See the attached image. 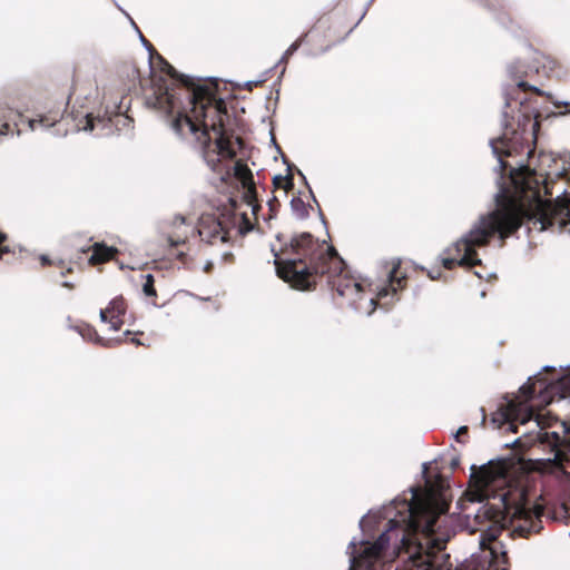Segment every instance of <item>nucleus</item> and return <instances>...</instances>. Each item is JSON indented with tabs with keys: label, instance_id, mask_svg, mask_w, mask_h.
<instances>
[{
	"label": "nucleus",
	"instance_id": "f257e3e1",
	"mask_svg": "<svg viewBox=\"0 0 570 570\" xmlns=\"http://www.w3.org/2000/svg\"><path fill=\"white\" fill-rule=\"evenodd\" d=\"M138 35L150 60V89L145 92L147 106L163 111L179 138L198 142L203 147L204 160L213 171L222 178H236L253 214H256L259 206L255 204L257 189L252 170L242 160L233 165L223 164V160L243 155L245 148L243 139L236 135L237 119L228 110L227 102L198 85L200 79L178 73L155 51L140 30Z\"/></svg>",
	"mask_w": 570,
	"mask_h": 570
},
{
	"label": "nucleus",
	"instance_id": "f03ea898",
	"mask_svg": "<svg viewBox=\"0 0 570 570\" xmlns=\"http://www.w3.org/2000/svg\"><path fill=\"white\" fill-rule=\"evenodd\" d=\"M272 252H275L272 248ZM283 257L275 256V266L278 275L298 289H311L317 277L327 275L328 285L340 296L346 297L350 305L360 313L372 315L380 306L385 308L397 301V293L404 288L405 275L394 265L387 274V281L377 287L376 297H370L363 302V286L347 275H343L344 261L338 256L333 246L325 240L320 242L309 233H301L293 236L288 244L282 248Z\"/></svg>",
	"mask_w": 570,
	"mask_h": 570
},
{
	"label": "nucleus",
	"instance_id": "7ed1b4c3",
	"mask_svg": "<svg viewBox=\"0 0 570 570\" xmlns=\"http://www.w3.org/2000/svg\"><path fill=\"white\" fill-rule=\"evenodd\" d=\"M399 513L401 519H390L374 542H357L355 538L350 542L348 570H392L394 559L401 554L416 570H451L450 556L444 553L449 538L436 534L445 520L428 511L417 513L405 500Z\"/></svg>",
	"mask_w": 570,
	"mask_h": 570
},
{
	"label": "nucleus",
	"instance_id": "20e7f679",
	"mask_svg": "<svg viewBox=\"0 0 570 570\" xmlns=\"http://www.w3.org/2000/svg\"><path fill=\"white\" fill-rule=\"evenodd\" d=\"M470 470V483L474 489L472 501L480 505L461 519L460 527L470 534L480 532L479 544L502 541L500 537L503 533L508 539H515L528 538L542 530L540 514L511 499L505 460L472 464Z\"/></svg>",
	"mask_w": 570,
	"mask_h": 570
},
{
	"label": "nucleus",
	"instance_id": "39448f33",
	"mask_svg": "<svg viewBox=\"0 0 570 570\" xmlns=\"http://www.w3.org/2000/svg\"><path fill=\"white\" fill-rule=\"evenodd\" d=\"M551 385L539 374L529 377L528 382L520 386L519 395L509 400L502 416L509 422L513 432L518 433L517 424L525 425L533 423L534 429L522 433L527 446L538 445L548 453L547 458L541 459L547 463V468L564 471L570 465V421L559 422L549 414L535 412L529 403Z\"/></svg>",
	"mask_w": 570,
	"mask_h": 570
},
{
	"label": "nucleus",
	"instance_id": "423d86ee",
	"mask_svg": "<svg viewBox=\"0 0 570 570\" xmlns=\"http://www.w3.org/2000/svg\"><path fill=\"white\" fill-rule=\"evenodd\" d=\"M70 115L77 131H96V135H109L114 127L118 128L120 124L125 126L131 121L129 117L109 111L108 107L98 105L88 96H85L82 100L80 97L76 99Z\"/></svg>",
	"mask_w": 570,
	"mask_h": 570
},
{
	"label": "nucleus",
	"instance_id": "0eeeda50",
	"mask_svg": "<svg viewBox=\"0 0 570 570\" xmlns=\"http://www.w3.org/2000/svg\"><path fill=\"white\" fill-rule=\"evenodd\" d=\"M479 546L480 551L473 553L455 570H508L507 543L504 541Z\"/></svg>",
	"mask_w": 570,
	"mask_h": 570
},
{
	"label": "nucleus",
	"instance_id": "6e6552de",
	"mask_svg": "<svg viewBox=\"0 0 570 570\" xmlns=\"http://www.w3.org/2000/svg\"><path fill=\"white\" fill-rule=\"evenodd\" d=\"M197 233L203 242L215 244L227 243L230 239L229 228L225 222L215 215L206 214L199 218Z\"/></svg>",
	"mask_w": 570,
	"mask_h": 570
},
{
	"label": "nucleus",
	"instance_id": "1a4fd4ad",
	"mask_svg": "<svg viewBox=\"0 0 570 570\" xmlns=\"http://www.w3.org/2000/svg\"><path fill=\"white\" fill-rule=\"evenodd\" d=\"M69 327L71 330H73L75 332H77L85 341L94 342L104 347H111V346H114V344L121 343V341H122L121 338L105 340V338L100 337L99 334L97 333V331L87 323H79L76 325H70Z\"/></svg>",
	"mask_w": 570,
	"mask_h": 570
},
{
	"label": "nucleus",
	"instance_id": "9d476101",
	"mask_svg": "<svg viewBox=\"0 0 570 570\" xmlns=\"http://www.w3.org/2000/svg\"><path fill=\"white\" fill-rule=\"evenodd\" d=\"M62 118L61 106L49 109L48 112H39L35 118L28 120L29 128L36 130L39 127L50 128Z\"/></svg>",
	"mask_w": 570,
	"mask_h": 570
},
{
	"label": "nucleus",
	"instance_id": "9b49d317",
	"mask_svg": "<svg viewBox=\"0 0 570 570\" xmlns=\"http://www.w3.org/2000/svg\"><path fill=\"white\" fill-rule=\"evenodd\" d=\"M13 115V109L8 107L4 102L0 101V136H7L12 132V127L9 122L11 116ZM7 236L0 233V258L3 254L9 253L8 246H4L2 243L6 240Z\"/></svg>",
	"mask_w": 570,
	"mask_h": 570
},
{
	"label": "nucleus",
	"instance_id": "f8f14e48",
	"mask_svg": "<svg viewBox=\"0 0 570 570\" xmlns=\"http://www.w3.org/2000/svg\"><path fill=\"white\" fill-rule=\"evenodd\" d=\"M92 249V254L89 257V263L91 265H97L105 263L114 257L118 250L115 247L107 246L104 243H95L91 247L81 248L82 253H88Z\"/></svg>",
	"mask_w": 570,
	"mask_h": 570
},
{
	"label": "nucleus",
	"instance_id": "ddd939ff",
	"mask_svg": "<svg viewBox=\"0 0 570 570\" xmlns=\"http://www.w3.org/2000/svg\"><path fill=\"white\" fill-rule=\"evenodd\" d=\"M308 206L305 204V202L296 196V197H293L292 200H291V209H292V213L295 215L296 218L298 219H304L308 216Z\"/></svg>",
	"mask_w": 570,
	"mask_h": 570
},
{
	"label": "nucleus",
	"instance_id": "4468645a",
	"mask_svg": "<svg viewBox=\"0 0 570 570\" xmlns=\"http://www.w3.org/2000/svg\"><path fill=\"white\" fill-rule=\"evenodd\" d=\"M109 314H111V318H119L126 312L125 301L121 296L115 297L110 301L108 305Z\"/></svg>",
	"mask_w": 570,
	"mask_h": 570
},
{
	"label": "nucleus",
	"instance_id": "2eb2a0df",
	"mask_svg": "<svg viewBox=\"0 0 570 570\" xmlns=\"http://www.w3.org/2000/svg\"><path fill=\"white\" fill-rule=\"evenodd\" d=\"M560 368L568 370L559 380L558 384L562 392L561 397L564 399L566 394H570V362L568 364L559 365Z\"/></svg>",
	"mask_w": 570,
	"mask_h": 570
},
{
	"label": "nucleus",
	"instance_id": "dca6fc26",
	"mask_svg": "<svg viewBox=\"0 0 570 570\" xmlns=\"http://www.w3.org/2000/svg\"><path fill=\"white\" fill-rule=\"evenodd\" d=\"M306 35H303L302 37H299L296 41H294L286 50L285 52L283 53V56L281 57L278 63H287L289 57L292 55H294L298 48L301 47V45L303 43L304 39H305Z\"/></svg>",
	"mask_w": 570,
	"mask_h": 570
},
{
	"label": "nucleus",
	"instance_id": "f3484780",
	"mask_svg": "<svg viewBox=\"0 0 570 570\" xmlns=\"http://www.w3.org/2000/svg\"><path fill=\"white\" fill-rule=\"evenodd\" d=\"M381 511L373 513L370 511L366 515L360 520V528L364 532L366 527H370L372 522L376 523L381 518H385Z\"/></svg>",
	"mask_w": 570,
	"mask_h": 570
},
{
	"label": "nucleus",
	"instance_id": "a211bd4d",
	"mask_svg": "<svg viewBox=\"0 0 570 570\" xmlns=\"http://www.w3.org/2000/svg\"><path fill=\"white\" fill-rule=\"evenodd\" d=\"M145 278V283L142 285V292L146 296L154 297L157 295L154 283V276L151 274H147L142 276Z\"/></svg>",
	"mask_w": 570,
	"mask_h": 570
},
{
	"label": "nucleus",
	"instance_id": "6ab92c4d",
	"mask_svg": "<svg viewBox=\"0 0 570 570\" xmlns=\"http://www.w3.org/2000/svg\"><path fill=\"white\" fill-rule=\"evenodd\" d=\"M253 229V224L250 223V220L247 218V216L245 214H243L239 218V226H238V233L240 235H246L247 233H249L250 230Z\"/></svg>",
	"mask_w": 570,
	"mask_h": 570
},
{
	"label": "nucleus",
	"instance_id": "aec40b11",
	"mask_svg": "<svg viewBox=\"0 0 570 570\" xmlns=\"http://www.w3.org/2000/svg\"><path fill=\"white\" fill-rule=\"evenodd\" d=\"M267 206H268L267 219H272L276 216L281 204H279L278 199L274 196L267 202Z\"/></svg>",
	"mask_w": 570,
	"mask_h": 570
},
{
	"label": "nucleus",
	"instance_id": "412c9836",
	"mask_svg": "<svg viewBox=\"0 0 570 570\" xmlns=\"http://www.w3.org/2000/svg\"><path fill=\"white\" fill-rule=\"evenodd\" d=\"M167 240H168L170 247H177L180 244L185 243V239L180 235H177V236L169 235Z\"/></svg>",
	"mask_w": 570,
	"mask_h": 570
},
{
	"label": "nucleus",
	"instance_id": "4be33fe9",
	"mask_svg": "<svg viewBox=\"0 0 570 570\" xmlns=\"http://www.w3.org/2000/svg\"><path fill=\"white\" fill-rule=\"evenodd\" d=\"M466 434H468V426L463 425V426L459 428V430L454 434V438L458 442H462V440H461L462 435H466Z\"/></svg>",
	"mask_w": 570,
	"mask_h": 570
},
{
	"label": "nucleus",
	"instance_id": "5701e85b",
	"mask_svg": "<svg viewBox=\"0 0 570 570\" xmlns=\"http://www.w3.org/2000/svg\"><path fill=\"white\" fill-rule=\"evenodd\" d=\"M122 323L124 322L120 320V317L119 318H114V320L110 318V328L112 331H119L121 325H122Z\"/></svg>",
	"mask_w": 570,
	"mask_h": 570
},
{
	"label": "nucleus",
	"instance_id": "b1692460",
	"mask_svg": "<svg viewBox=\"0 0 570 570\" xmlns=\"http://www.w3.org/2000/svg\"><path fill=\"white\" fill-rule=\"evenodd\" d=\"M115 4L128 18L131 26L138 31L139 29H138L137 24L135 23V21L132 20V18L129 16V13L126 12L116 1H115Z\"/></svg>",
	"mask_w": 570,
	"mask_h": 570
},
{
	"label": "nucleus",
	"instance_id": "393cba45",
	"mask_svg": "<svg viewBox=\"0 0 570 570\" xmlns=\"http://www.w3.org/2000/svg\"><path fill=\"white\" fill-rule=\"evenodd\" d=\"M553 105H554L557 108H559V107H561V106L568 107V106H570V102H568V101H553ZM568 112H569V111H564V112H562V111H561V112H559V114H553V115H554V116H557V115H560V116H561V115H566V114H568Z\"/></svg>",
	"mask_w": 570,
	"mask_h": 570
},
{
	"label": "nucleus",
	"instance_id": "a878e982",
	"mask_svg": "<svg viewBox=\"0 0 570 570\" xmlns=\"http://www.w3.org/2000/svg\"><path fill=\"white\" fill-rule=\"evenodd\" d=\"M173 224H174V226H176V227H180V226L185 225V217H183V216H176V217L174 218Z\"/></svg>",
	"mask_w": 570,
	"mask_h": 570
},
{
	"label": "nucleus",
	"instance_id": "bb28decb",
	"mask_svg": "<svg viewBox=\"0 0 570 570\" xmlns=\"http://www.w3.org/2000/svg\"><path fill=\"white\" fill-rule=\"evenodd\" d=\"M428 275H429V277H430L431 279L435 281V279H439V278H440V276H441V272H440V271H435V272H434V271H430V272L428 273Z\"/></svg>",
	"mask_w": 570,
	"mask_h": 570
},
{
	"label": "nucleus",
	"instance_id": "cd10ccee",
	"mask_svg": "<svg viewBox=\"0 0 570 570\" xmlns=\"http://www.w3.org/2000/svg\"><path fill=\"white\" fill-rule=\"evenodd\" d=\"M107 314H109L108 307L105 308V309H100V320H101V322H104V323L108 322Z\"/></svg>",
	"mask_w": 570,
	"mask_h": 570
},
{
	"label": "nucleus",
	"instance_id": "c85d7f7f",
	"mask_svg": "<svg viewBox=\"0 0 570 570\" xmlns=\"http://www.w3.org/2000/svg\"><path fill=\"white\" fill-rule=\"evenodd\" d=\"M261 82H263V80H257V81H247V82L245 83V86H246V88H247V89H249V90H250L254 86H256V85H258V83H261Z\"/></svg>",
	"mask_w": 570,
	"mask_h": 570
},
{
	"label": "nucleus",
	"instance_id": "c756f323",
	"mask_svg": "<svg viewBox=\"0 0 570 570\" xmlns=\"http://www.w3.org/2000/svg\"><path fill=\"white\" fill-rule=\"evenodd\" d=\"M459 466V459H452L451 461V468L454 470Z\"/></svg>",
	"mask_w": 570,
	"mask_h": 570
},
{
	"label": "nucleus",
	"instance_id": "7c9ffc66",
	"mask_svg": "<svg viewBox=\"0 0 570 570\" xmlns=\"http://www.w3.org/2000/svg\"><path fill=\"white\" fill-rule=\"evenodd\" d=\"M41 262H42V264H43V265L48 264V263H49V258H48V256L42 255V256H41Z\"/></svg>",
	"mask_w": 570,
	"mask_h": 570
},
{
	"label": "nucleus",
	"instance_id": "2f4dec72",
	"mask_svg": "<svg viewBox=\"0 0 570 570\" xmlns=\"http://www.w3.org/2000/svg\"><path fill=\"white\" fill-rule=\"evenodd\" d=\"M131 343L136 345H141L142 343L138 338H131Z\"/></svg>",
	"mask_w": 570,
	"mask_h": 570
},
{
	"label": "nucleus",
	"instance_id": "473e14b6",
	"mask_svg": "<svg viewBox=\"0 0 570 570\" xmlns=\"http://www.w3.org/2000/svg\"><path fill=\"white\" fill-rule=\"evenodd\" d=\"M177 257H178L180 261H183V259H184V257H185V253H183V252L178 253V254H177Z\"/></svg>",
	"mask_w": 570,
	"mask_h": 570
},
{
	"label": "nucleus",
	"instance_id": "72a5a7b5",
	"mask_svg": "<svg viewBox=\"0 0 570 570\" xmlns=\"http://www.w3.org/2000/svg\"><path fill=\"white\" fill-rule=\"evenodd\" d=\"M62 285H63L65 287H71V284H70L69 282H63V283H62Z\"/></svg>",
	"mask_w": 570,
	"mask_h": 570
},
{
	"label": "nucleus",
	"instance_id": "f704fd0d",
	"mask_svg": "<svg viewBox=\"0 0 570 570\" xmlns=\"http://www.w3.org/2000/svg\"><path fill=\"white\" fill-rule=\"evenodd\" d=\"M543 368H544V370H554L556 367H554V366L546 365Z\"/></svg>",
	"mask_w": 570,
	"mask_h": 570
},
{
	"label": "nucleus",
	"instance_id": "c9c22d12",
	"mask_svg": "<svg viewBox=\"0 0 570 570\" xmlns=\"http://www.w3.org/2000/svg\"><path fill=\"white\" fill-rule=\"evenodd\" d=\"M364 16H365V12L363 14H361L360 20L356 22V24L354 27H356L360 23V21L364 18Z\"/></svg>",
	"mask_w": 570,
	"mask_h": 570
},
{
	"label": "nucleus",
	"instance_id": "e433bc0d",
	"mask_svg": "<svg viewBox=\"0 0 570 570\" xmlns=\"http://www.w3.org/2000/svg\"><path fill=\"white\" fill-rule=\"evenodd\" d=\"M481 412H482V421L484 422V420H485V413H484L483 409H481Z\"/></svg>",
	"mask_w": 570,
	"mask_h": 570
},
{
	"label": "nucleus",
	"instance_id": "4c0bfd02",
	"mask_svg": "<svg viewBox=\"0 0 570 570\" xmlns=\"http://www.w3.org/2000/svg\"><path fill=\"white\" fill-rule=\"evenodd\" d=\"M320 216H321V218H322V222L325 224V218H324V216H323L322 212H320Z\"/></svg>",
	"mask_w": 570,
	"mask_h": 570
},
{
	"label": "nucleus",
	"instance_id": "58836bf2",
	"mask_svg": "<svg viewBox=\"0 0 570 570\" xmlns=\"http://www.w3.org/2000/svg\"><path fill=\"white\" fill-rule=\"evenodd\" d=\"M278 179H282V176H275L274 183H276V180H278Z\"/></svg>",
	"mask_w": 570,
	"mask_h": 570
},
{
	"label": "nucleus",
	"instance_id": "ea45409f",
	"mask_svg": "<svg viewBox=\"0 0 570 570\" xmlns=\"http://www.w3.org/2000/svg\"><path fill=\"white\" fill-rule=\"evenodd\" d=\"M298 175H301V176L303 177V179L306 181V178H305V176L302 174V171H301V170H298Z\"/></svg>",
	"mask_w": 570,
	"mask_h": 570
},
{
	"label": "nucleus",
	"instance_id": "a19ab883",
	"mask_svg": "<svg viewBox=\"0 0 570 570\" xmlns=\"http://www.w3.org/2000/svg\"><path fill=\"white\" fill-rule=\"evenodd\" d=\"M209 268H210V265H209V264L205 266V271H206V272H208V271H209Z\"/></svg>",
	"mask_w": 570,
	"mask_h": 570
},
{
	"label": "nucleus",
	"instance_id": "79ce46f5",
	"mask_svg": "<svg viewBox=\"0 0 570 570\" xmlns=\"http://www.w3.org/2000/svg\"><path fill=\"white\" fill-rule=\"evenodd\" d=\"M479 278H482V275L479 272L474 273Z\"/></svg>",
	"mask_w": 570,
	"mask_h": 570
},
{
	"label": "nucleus",
	"instance_id": "37998d69",
	"mask_svg": "<svg viewBox=\"0 0 570 570\" xmlns=\"http://www.w3.org/2000/svg\"><path fill=\"white\" fill-rule=\"evenodd\" d=\"M129 334H131V332H130V331H126V332L124 333V335H129Z\"/></svg>",
	"mask_w": 570,
	"mask_h": 570
},
{
	"label": "nucleus",
	"instance_id": "c03bdc74",
	"mask_svg": "<svg viewBox=\"0 0 570 570\" xmlns=\"http://www.w3.org/2000/svg\"><path fill=\"white\" fill-rule=\"evenodd\" d=\"M374 0H370L368 3H367V7L373 2Z\"/></svg>",
	"mask_w": 570,
	"mask_h": 570
}]
</instances>
